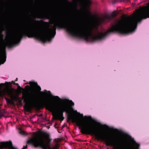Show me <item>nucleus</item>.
<instances>
[{
  "instance_id": "obj_25",
  "label": "nucleus",
  "mask_w": 149,
  "mask_h": 149,
  "mask_svg": "<svg viewBox=\"0 0 149 149\" xmlns=\"http://www.w3.org/2000/svg\"><path fill=\"white\" fill-rule=\"evenodd\" d=\"M126 2H129L130 1V0H126Z\"/></svg>"
},
{
  "instance_id": "obj_26",
  "label": "nucleus",
  "mask_w": 149,
  "mask_h": 149,
  "mask_svg": "<svg viewBox=\"0 0 149 149\" xmlns=\"http://www.w3.org/2000/svg\"><path fill=\"white\" fill-rule=\"evenodd\" d=\"M6 83L7 84H8V82H6Z\"/></svg>"
},
{
  "instance_id": "obj_1",
  "label": "nucleus",
  "mask_w": 149,
  "mask_h": 149,
  "mask_svg": "<svg viewBox=\"0 0 149 149\" xmlns=\"http://www.w3.org/2000/svg\"><path fill=\"white\" fill-rule=\"evenodd\" d=\"M29 84L31 87H37V89H33L32 95L28 97L24 91L25 89L21 88L19 85L17 86L19 92L22 93V99L24 102L26 103L25 107L26 111H30L33 107L39 108L43 106L46 107V108L50 111L54 113L53 118L55 120H60L61 122L63 120L64 117L63 113L65 112L68 114V120H71L73 123H75L77 125V116L72 114L70 109V106L66 104H63L61 105L57 109L56 105L50 103L47 100L44 99L39 103L36 102V97L39 92L41 90V88L37 83L33 81H30Z\"/></svg>"
},
{
  "instance_id": "obj_17",
  "label": "nucleus",
  "mask_w": 149,
  "mask_h": 149,
  "mask_svg": "<svg viewBox=\"0 0 149 149\" xmlns=\"http://www.w3.org/2000/svg\"><path fill=\"white\" fill-rule=\"evenodd\" d=\"M14 85H17V86H19V84H18V83H14Z\"/></svg>"
},
{
  "instance_id": "obj_19",
  "label": "nucleus",
  "mask_w": 149,
  "mask_h": 149,
  "mask_svg": "<svg viewBox=\"0 0 149 149\" xmlns=\"http://www.w3.org/2000/svg\"><path fill=\"white\" fill-rule=\"evenodd\" d=\"M27 147V146H24L23 149H26Z\"/></svg>"
},
{
  "instance_id": "obj_15",
  "label": "nucleus",
  "mask_w": 149,
  "mask_h": 149,
  "mask_svg": "<svg viewBox=\"0 0 149 149\" xmlns=\"http://www.w3.org/2000/svg\"><path fill=\"white\" fill-rule=\"evenodd\" d=\"M4 84L3 83H1L0 84V89H1L3 87V86L4 85Z\"/></svg>"
},
{
  "instance_id": "obj_23",
  "label": "nucleus",
  "mask_w": 149,
  "mask_h": 149,
  "mask_svg": "<svg viewBox=\"0 0 149 149\" xmlns=\"http://www.w3.org/2000/svg\"><path fill=\"white\" fill-rule=\"evenodd\" d=\"M42 116V114H40V115H39V116H40V117H41V116Z\"/></svg>"
},
{
  "instance_id": "obj_29",
  "label": "nucleus",
  "mask_w": 149,
  "mask_h": 149,
  "mask_svg": "<svg viewBox=\"0 0 149 149\" xmlns=\"http://www.w3.org/2000/svg\"><path fill=\"white\" fill-rule=\"evenodd\" d=\"M97 30L98 29V28L97 27Z\"/></svg>"
},
{
  "instance_id": "obj_5",
  "label": "nucleus",
  "mask_w": 149,
  "mask_h": 149,
  "mask_svg": "<svg viewBox=\"0 0 149 149\" xmlns=\"http://www.w3.org/2000/svg\"><path fill=\"white\" fill-rule=\"evenodd\" d=\"M95 16H93L90 12L88 11L84 16V21L85 23H88L90 22L92 19H96Z\"/></svg>"
},
{
  "instance_id": "obj_28",
  "label": "nucleus",
  "mask_w": 149,
  "mask_h": 149,
  "mask_svg": "<svg viewBox=\"0 0 149 149\" xmlns=\"http://www.w3.org/2000/svg\"><path fill=\"white\" fill-rule=\"evenodd\" d=\"M135 1H137V0H134Z\"/></svg>"
},
{
  "instance_id": "obj_30",
  "label": "nucleus",
  "mask_w": 149,
  "mask_h": 149,
  "mask_svg": "<svg viewBox=\"0 0 149 149\" xmlns=\"http://www.w3.org/2000/svg\"><path fill=\"white\" fill-rule=\"evenodd\" d=\"M36 17H35V19H36Z\"/></svg>"
},
{
  "instance_id": "obj_10",
  "label": "nucleus",
  "mask_w": 149,
  "mask_h": 149,
  "mask_svg": "<svg viewBox=\"0 0 149 149\" xmlns=\"http://www.w3.org/2000/svg\"><path fill=\"white\" fill-rule=\"evenodd\" d=\"M2 31H1L0 33V40H3V34H2Z\"/></svg>"
},
{
  "instance_id": "obj_13",
  "label": "nucleus",
  "mask_w": 149,
  "mask_h": 149,
  "mask_svg": "<svg viewBox=\"0 0 149 149\" xmlns=\"http://www.w3.org/2000/svg\"><path fill=\"white\" fill-rule=\"evenodd\" d=\"M4 95V93L0 91V97H3Z\"/></svg>"
},
{
  "instance_id": "obj_4",
  "label": "nucleus",
  "mask_w": 149,
  "mask_h": 149,
  "mask_svg": "<svg viewBox=\"0 0 149 149\" xmlns=\"http://www.w3.org/2000/svg\"><path fill=\"white\" fill-rule=\"evenodd\" d=\"M17 149L14 148L13 145L12 141L1 142H0V149Z\"/></svg>"
},
{
  "instance_id": "obj_3",
  "label": "nucleus",
  "mask_w": 149,
  "mask_h": 149,
  "mask_svg": "<svg viewBox=\"0 0 149 149\" xmlns=\"http://www.w3.org/2000/svg\"><path fill=\"white\" fill-rule=\"evenodd\" d=\"M118 13L117 12H113L111 15L107 14L103 17L95 22V24L97 27L100 24L109 22L113 20L116 16Z\"/></svg>"
},
{
  "instance_id": "obj_22",
  "label": "nucleus",
  "mask_w": 149,
  "mask_h": 149,
  "mask_svg": "<svg viewBox=\"0 0 149 149\" xmlns=\"http://www.w3.org/2000/svg\"><path fill=\"white\" fill-rule=\"evenodd\" d=\"M18 80V78H16L15 80V81H17Z\"/></svg>"
},
{
  "instance_id": "obj_6",
  "label": "nucleus",
  "mask_w": 149,
  "mask_h": 149,
  "mask_svg": "<svg viewBox=\"0 0 149 149\" xmlns=\"http://www.w3.org/2000/svg\"><path fill=\"white\" fill-rule=\"evenodd\" d=\"M37 87L34 88H33L31 87V86L30 85V86L28 85L26 86L24 89L25 90L24 92L26 94L27 96L28 97L31 96L32 95V93L33 92V89H37Z\"/></svg>"
},
{
  "instance_id": "obj_9",
  "label": "nucleus",
  "mask_w": 149,
  "mask_h": 149,
  "mask_svg": "<svg viewBox=\"0 0 149 149\" xmlns=\"http://www.w3.org/2000/svg\"><path fill=\"white\" fill-rule=\"evenodd\" d=\"M59 147V145L58 143H56L54 148V149H58Z\"/></svg>"
},
{
  "instance_id": "obj_21",
  "label": "nucleus",
  "mask_w": 149,
  "mask_h": 149,
  "mask_svg": "<svg viewBox=\"0 0 149 149\" xmlns=\"http://www.w3.org/2000/svg\"><path fill=\"white\" fill-rule=\"evenodd\" d=\"M98 123V124H99V125H101V126H102V125L101 124V123Z\"/></svg>"
},
{
  "instance_id": "obj_20",
  "label": "nucleus",
  "mask_w": 149,
  "mask_h": 149,
  "mask_svg": "<svg viewBox=\"0 0 149 149\" xmlns=\"http://www.w3.org/2000/svg\"><path fill=\"white\" fill-rule=\"evenodd\" d=\"M12 84H13L14 85V83H15L14 81H12Z\"/></svg>"
},
{
  "instance_id": "obj_12",
  "label": "nucleus",
  "mask_w": 149,
  "mask_h": 149,
  "mask_svg": "<svg viewBox=\"0 0 149 149\" xmlns=\"http://www.w3.org/2000/svg\"><path fill=\"white\" fill-rule=\"evenodd\" d=\"M119 0H113L112 1V3L113 4H115L116 3L118 2Z\"/></svg>"
},
{
  "instance_id": "obj_14",
  "label": "nucleus",
  "mask_w": 149,
  "mask_h": 149,
  "mask_svg": "<svg viewBox=\"0 0 149 149\" xmlns=\"http://www.w3.org/2000/svg\"><path fill=\"white\" fill-rule=\"evenodd\" d=\"M54 97L56 99H58L59 100H61V99L58 96H55Z\"/></svg>"
},
{
  "instance_id": "obj_8",
  "label": "nucleus",
  "mask_w": 149,
  "mask_h": 149,
  "mask_svg": "<svg viewBox=\"0 0 149 149\" xmlns=\"http://www.w3.org/2000/svg\"><path fill=\"white\" fill-rule=\"evenodd\" d=\"M68 102H69V104L71 106H73L74 105V103L72 102V101L71 100H64L65 102L66 103Z\"/></svg>"
},
{
  "instance_id": "obj_18",
  "label": "nucleus",
  "mask_w": 149,
  "mask_h": 149,
  "mask_svg": "<svg viewBox=\"0 0 149 149\" xmlns=\"http://www.w3.org/2000/svg\"><path fill=\"white\" fill-rule=\"evenodd\" d=\"M22 100H20L19 101V102L20 103H22Z\"/></svg>"
},
{
  "instance_id": "obj_16",
  "label": "nucleus",
  "mask_w": 149,
  "mask_h": 149,
  "mask_svg": "<svg viewBox=\"0 0 149 149\" xmlns=\"http://www.w3.org/2000/svg\"><path fill=\"white\" fill-rule=\"evenodd\" d=\"M10 95L11 96H13V93L12 92H10Z\"/></svg>"
},
{
  "instance_id": "obj_7",
  "label": "nucleus",
  "mask_w": 149,
  "mask_h": 149,
  "mask_svg": "<svg viewBox=\"0 0 149 149\" xmlns=\"http://www.w3.org/2000/svg\"><path fill=\"white\" fill-rule=\"evenodd\" d=\"M38 18L42 19H50L52 18V17L50 14L49 13H47L44 15H38Z\"/></svg>"
},
{
  "instance_id": "obj_27",
  "label": "nucleus",
  "mask_w": 149,
  "mask_h": 149,
  "mask_svg": "<svg viewBox=\"0 0 149 149\" xmlns=\"http://www.w3.org/2000/svg\"><path fill=\"white\" fill-rule=\"evenodd\" d=\"M47 137L49 136V135H48V134H47Z\"/></svg>"
},
{
  "instance_id": "obj_24",
  "label": "nucleus",
  "mask_w": 149,
  "mask_h": 149,
  "mask_svg": "<svg viewBox=\"0 0 149 149\" xmlns=\"http://www.w3.org/2000/svg\"><path fill=\"white\" fill-rule=\"evenodd\" d=\"M81 116L82 117H83V114H81Z\"/></svg>"
},
{
  "instance_id": "obj_2",
  "label": "nucleus",
  "mask_w": 149,
  "mask_h": 149,
  "mask_svg": "<svg viewBox=\"0 0 149 149\" xmlns=\"http://www.w3.org/2000/svg\"><path fill=\"white\" fill-rule=\"evenodd\" d=\"M27 143L32 144L35 147H39L44 149H46L49 146L48 143L45 142L44 139L41 137L31 138L28 140Z\"/></svg>"
},
{
  "instance_id": "obj_11",
  "label": "nucleus",
  "mask_w": 149,
  "mask_h": 149,
  "mask_svg": "<svg viewBox=\"0 0 149 149\" xmlns=\"http://www.w3.org/2000/svg\"><path fill=\"white\" fill-rule=\"evenodd\" d=\"M19 133L20 134L23 135H25V134H26L25 132L24 131L21 130H20V131H19Z\"/></svg>"
}]
</instances>
